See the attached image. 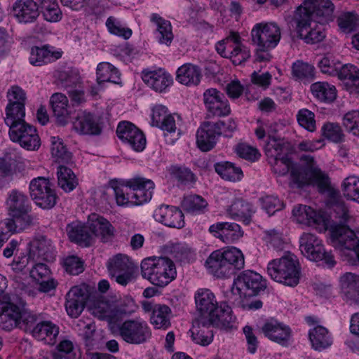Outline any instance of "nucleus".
Wrapping results in <instances>:
<instances>
[{
    "label": "nucleus",
    "mask_w": 359,
    "mask_h": 359,
    "mask_svg": "<svg viewBox=\"0 0 359 359\" xmlns=\"http://www.w3.org/2000/svg\"><path fill=\"white\" fill-rule=\"evenodd\" d=\"M265 154L273 172L278 176H285L290 171L291 183L297 187L307 184L309 175L320 189L325 190L329 187L327 174L316 166L312 156L302 155L301 157V160L306 163V168L292 163L283 139L269 136L265 146Z\"/></svg>",
    "instance_id": "nucleus-1"
},
{
    "label": "nucleus",
    "mask_w": 359,
    "mask_h": 359,
    "mask_svg": "<svg viewBox=\"0 0 359 359\" xmlns=\"http://www.w3.org/2000/svg\"><path fill=\"white\" fill-rule=\"evenodd\" d=\"M334 6L330 0H304L294 15L297 32L307 43H316L325 37L324 25L333 20Z\"/></svg>",
    "instance_id": "nucleus-2"
},
{
    "label": "nucleus",
    "mask_w": 359,
    "mask_h": 359,
    "mask_svg": "<svg viewBox=\"0 0 359 359\" xmlns=\"http://www.w3.org/2000/svg\"><path fill=\"white\" fill-rule=\"evenodd\" d=\"M137 309V306L130 297H124L115 304L96 291L91 292V314L106 321L108 325L121 322L124 317L131 316Z\"/></svg>",
    "instance_id": "nucleus-3"
},
{
    "label": "nucleus",
    "mask_w": 359,
    "mask_h": 359,
    "mask_svg": "<svg viewBox=\"0 0 359 359\" xmlns=\"http://www.w3.org/2000/svg\"><path fill=\"white\" fill-rule=\"evenodd\" d=\"M205 266L208 272L218 278H229L244 268L245 258L241 250L236 248L224 251H213L207 258Z\"/></svg>",
    "instance_id": "nucleus-4"
},
{
    "label": "nucleus",
    "mask_w": 359,
    "mask_h": 359,
    "mask_svg": "<svg viewBox=\"0 0 359 359\" xmlns=\"http://www.w3.org/2000/svg\"><path fill=\"white\" fill-rule=\"evenodd\" d=\"M140 267L142 277L158 287L169 284L177 274L174 262L165 257L145 258Z\"/></svg>",
    "instance_id": "nucleus-5"
},
{
    "label": "nucleus",
    "mask_w": 359,
    "mask_h": 359,
    "mask_svg": "<svg viewBox=\"0 0 359 359\" xmlns=\"http://www.w3.org/2000/svg\"><path fill=\"white\" fill-rule=\"evenodd\" d=\"M300 266L297 256L287 252L279 259L269 262L267 273L273 280L290 287L298 285L300 278Z\"/></svg>",
    "instance_id": "nucleus-6"
},
{
    "label": "nucleus",
    "mask_w": 359,
    "mask_h": 359,
    "mask_svg": "<svg viewBox=\"0 0 359 359\" xmlns=\"http://www.w3.org/2000/svg\"><path fill=\"white\" fill-rule=\"evenodd\" d=\"M108 327L113 334L130 344H142L151 337V328L148 323L140 318L127 319Z\"/></svg>",
    "instance_id": "nucleus-7"
},
{
    "label": "nucleus",
    "mask_w": 359,
    "mask_h": 359,
    "mask_svg": "<svg viewBox=\"0 0 359 359\" xmlns=\"http://www.w3.org/2000/svg\"><path fill=\"white\" fill-rule=\"evenodd\" d=\"M6 206L11 220L19 228L25 229L32 223V219L29 215L31 210L28 198L18 190H12L8 196Z\"/></svg>",
    "instance_id": "nucleus-8"
},
{
    "label": "nucleus",
    "mask_w": 359,
    "mask_h": 359,
    "mask_svg": "<svg viewBox=\"0 0 359 359\" xmlns=\"http://www.w3.org/2000/svg\"><path fill=\"white\" fill-rule=\"evenodd\" d=\"M299 250L311 261H323L329 268L336 264L331 252L325 251L322 240L313 233H302L299 238Z\"/></svg>",
    "instance_id": "nucleus-9"
},
{
    "label": "nucleus",
    "mask_w": 359,
    "mask_h": 359,
    "mask_svg": "<svg viewBox=\"0 0 359 359\" xmlns=\"http://www.w3.org/2000/svg\"><path fill=\"white\" fill-rule=\"evenodd\" d=\"M216 50L222 57L231 59L235 65L242 64L251 56L250 49L242 43L240 35L235 32H231L224 39L219 41Z\"/></svg>",
    "instance_id": "nucleus-10"
},
{
    "label": "nucleus",
    "mask_w": 359,
    "mask_h": 359,
    "mask_svg": "<svg viewBox=\"0 0 359 359\" xmlns=\"http://www.w3.org/2000/svg\"><path fill=\"white\" fill-rule=\"evenodd\" d=\"M26 303L16 296L1 294L0 302V326L6 330L16 327V322Z\"/></svg>",
    "instance_id": "nucleus-11"
},
{
    "label": "nucleus",
    "mask_w": 359,
    "mask_h": 359,
    "mask_svg": "<svg viewBox=\"0 0 359 359\" xmlns=\"http://www.w3.org/2000/svg\"><path fill=\"white\" fill-rule=\"evenodd\" d=\"M29 191L35 203L43 209L52 208L56 204V193L47 178L39 177L33 179L29 183Z\"/></svg>",
    "instance_id": "nucleus-12"
},
{
    "label": "nucleus",
    "mask_w": 359,
    "mask_h": 359,
    "mask_svg": "<svg viewBox=\"0 0 359 359\" xmlns=\"http://www.w3.org/2000/svg\"><path fill=\"white\" fill-rule=\"evenodd\" d=\"M252 43L256 47L274 48L280 39V29L275 23H257L251 31Z\"/></svg>",
    "instance_id": "nucleus-13"
},
{
    "label": "nucleus",
    "mask_w": 359,
    "mask_h": 359,
    "mask_svg": "<svg viewBox=\"0 0 359 359\" xmlns=\"http://www.w3.org/2000/svg\"><path fill=\"white\" fill-rule=\"evenodd\" d=\"M332 245L342 253H353L359 245V240L348 225H331L330 228Z\"/></svg>",
    "instance_id": "nucleus-14"
},
{
    "label": "nucleus",
    "mask_w": 359,
    "mask_h": 359,
    "mask_svg": "<svg viewBox=\"0 0 359 359\" xmlns=\"http://www.w3.org/2000/svg\"><path fill=\"white\" fill-rule=\"evenodd\" d=\"M9 136L13 142L19 143L27 150H37L41 145L36 128L26 122L9 129Z\"/></svg>",
    "instance_id": "nucleus-15"
},
{
    "label": "nucleus",
    "mask_w": 359,
    "mask_h": 359,
    "mask_svg": "<svg viewBox=\"0 0 359 359\" xmlns=\"http://www.w3.org/2000/svg\"><path fill=\"white\" fill-rule=\"evenodd\" d=\"M233 285L240 294L257 295L266 287V281L257 272L247 270L234 279Z\"/></svg>",
    "instance_id": "nucleus-16"
},
{
    "label": "nucleus",
    "mask_w": 359,
    "mask_h": 359,
    "mask_svg": "<svg viewBox=\"0 0 359 359\" xmlns=\"http://www.w3.org/2000/svg\"><path fill=\"white\" fill-rule=\"evenodd\" d=\"M90 299V286L81 284L71 288L66 295L65 309L67 314L72 318H77L83 311Z\"/></svg>",
    "instance_id": "nucleus-17"
},
{
    "label": "nucleus",
    "mask_w": 359,
    "mask_h": 359,
    "mask_svg": "<svg viewBox=\"0 0 359 359\" xmlns=\"http://www.w3.org/2000/svg\"><path fill=\"white\" fill-rule=\"evenodd\" d=\"M292 215L299 224L315 226L320 231L328 229L329 219L326 215L323 212H317L309 206H295L292 210Z\"/></svg>",
    "instance_id": "nucleus-18"
},
{
    "label": "nucleus",
    "mask_w": 359,
    "mask_h": 359,
    "mask_svg": "<svg viewBox=\"0 0 359 359\" xmlns=\"http://www.w3.org/2000/svg\"><path fill=\"white\" fill-rule=\"evenodd\" d=\"M203 102L208 116H226L231 112L228 100L225 95L216 88H208L203 95Z\"/></svg>",
    "instance_id": "nucleus-19"
},
{
    "label": "nucleus",
    "mask_w": 359,
    "mask_h": 359,
    "mask_svg": "<svg viewBox=\"0 0 359 359\" xmlns=\"http://www.w3.org/2000/svg\"><path fill=\"white\" fill-rule=\"evenodd\" d=\"M125 184L132 191L133 205H140L151 200L154 189V183L151 180L137 177L125 181Z\"/></svg>",
    "instance_id": "nucleus-20"
},
{
    "label": "nucleus",
    "mask_w": 359,
    "mask_h": 359,
    "mask_svg": "<svg viewBox=\"0 0 359 359\" xmlns=\"http://www.w3.org/2000/svg\"><path fill=\"white\" fill-rule=\"evenodd\" d=\"M118 137L136 151H142L146 145V139L142 132L133 123L123 121L116 128Z\"/></svg>",
    "instance_id": "nucleus-21"
},
{
    "label": "nucleus",
    "mask_w": 359,
    "mask_h": 359,
    "mask_svg": "<svg viewBox=\"0 0 359 359\" xmlns=\"http://www.w3.org/2000/svg\"><path fill=\"white\" fill-rule=\"evenodd\" d=\"M142 79L148 87L158 93L165 91L173 83L172 76L163 68L144 69Z\"/></svg>",
    "instance_id": "nucleus-22"
},
{
    "label": "nucleus",
    "mask_w": 359,
    "mask_h": 359,
    "mask_svg": "<svg viewBox=\"0 0 359 359\" xmlns=\"http://www.w3.org/2000/svg\"><path fill=\"white\" fill-rule=\"evenodd\" d=\"M120 73L117 68L109 62H100L96 69L97 87L91 88V96L98 95L107 82L121 84Z\"/></svg>",
    "instance_id": "nucleus-23"
},
{
    "label": "nucleus",
    "mask_w": 359,
    "mask_h": 359,
    "mask_svg": "<svg viewBox=\"0 0 359 359\" xmlns=\"http://www.w3.org/2000/svg\"><path fill=\"white\" fill-rule=\"evenodd\" d=\"M209 232L224 243H231L243 236L239 224L234 222H217L210 226Z\"/></svg>",
    "instance_id": "nucleus-24"
},
{
    "label": "nucleus",
    "mask_w": 359,
    "mask_h": 359,
    "mask_svg": "<svg viewBox=\"0 0 359 359\" xmlns=\"http://www.w3.org/2000/svg\"><path fill=\"white\" fill-rule=\"evenodd\" d=\"M12 13L20 23H32L39 16V6L34 0H16L13 4Z\"/></svg>",
    "instance_id": "nucleus-25"
},
{
    "label": "nucleus",
    "mask_w": 359,
    "mask_h": 359,
    "mask_svg": "<svg viewBox=\"0 0 359 359\" xmlns=\"http://www.w3.org/2000/svg\"><path fill=\"white\" fill-rule=\"evenodd\" d=\"M55 254L51 240L45 236L38 235L29 243V256L33 259L51 261Z\"/></svg>",
    "instance_id": "nucleus-26"
},
{
    "label": "nucleus",
    "mask_w": 359,
    "mask_h": 359,
    "mask_svg": "<svg viewBox=\"0 0 359 359\" xmlns=\"http://www.w3.org/2000/svg\"><path fill=\"white\" fill-rule=\"evenodd\" d=\"M154 217L157 222L168 227L181 229L185 224L184 214L175 206L161 205L155 210Z\"/></svg>",
    "instance_id": "nucleus-27"
},
{
    "label": "nucleus",
    "mask_w": 359,
    "mask_h": 359,
    "mask_svg": "<svg viewBox=\"0 0 359 359\" xmlns=\"http://www.w3.org/2000/svg\"><path fill=\"white\" fill-rule=\"evenodd\" d=\"M262 331L268 339L280 344L287 343L292 334L289 326L274 318L267 320L264 323Z\"/></svg>",
    "instance_id": "nucleus-28"
},
{
    "label": "nucleus",
    "mask_w": 359,
    "mask_h": 359,
    "mask_svg": "<svg viewBox=\"0 0 359 359\" xmlns=\"http://www.w3.org/2000/svg\"><path fill=\"white\" fill-rule=\"evenodd\" d=\"M208 317V325L220 329H231L236 323L231 308L225 302L218 304Z\"/></svg>",
    "instance_id": "nucleus-29"
},
{
    "label": "nucleus",
    "mask_w": 359,
    "mask_h": 359,
    "mask_svg": "<svg viewBox=\"0 0 359 359\" xmlns=\"http://www.w3.org/2000/svg\"><path fill=\"white\" fill-rule=\"evenodd\" d=\"M219 136L218 126L215 123L204 122L197 130V145L201 151H208L213 149Z\"/></svg>",
    "instance_id": "nucleus-30"
},
{
    "label": "nucleus",
    "mask_w": 359,
    "mask_h": 359,
    "mask_svg": "<svg viewBox=\"0 0 359 359\" xmlns=\"http://www.w3.org/2000/svg\"><path fill=\"white\" fill-rule=\"evenodd\" d=\"M340 283L344 300L350 305L359 306V275L346 273Z\"/></svg>",
    "instance_id": "nucleus-31"
},
{
    "label": "nucleus",
    "mask_w": 359,
    "mask_h": 359,
    "mask_svg": "<svg viewBox=\"0 0 359 359\" xmlns=\"http://www.w3.org/2000/svg\"><path fill=\"white\" fill-rule=\"evenodd\" d=\"M226 213L233 219L242 222L248 225L252 221V216L256 212L254 205L241 198L236 199L227 207Z\"/></svg>",
    "instance_id": "nucleus-32"
},
{
    "label": "nucleus",
    "mask_w": 359,
    "mask_h": 359,
    "mask_svg": "<svg viewBox=\"0 0 359 359\" xmlns=\"http://www.w3.org/2000/svg\"><path fill=\"white\" fill-rule=\"evenodd\" d=\"M50 104L57 122L62 126L67 124L71 114L67 97L61 93H55L50 97Z\"/></svg>",
    "instance_id": "nucleus-33"
},
{
    "label": "nucleus",
    "mask_w": 359,
    "mask_h": 359,
    "mask_svg": "<svg viewBox=\"0 0 359 359\" xmlns=\"http://www.w3.org/2000/svg\"><path fill=\"white\" fill-rule=\"evenodd\" d=\"M150 21L156 26L154 36L158 42L167 46H170L174 39L170 22L158 13H152L150 15Z\"/></svg>",
    "instance_id": "nucleus-34"
},
{
    "label": "nucleus",
    "mask_w": 359,
    "mask_h": 359,
    "mask_svg": "<svg viewBox=\"0 0 359 359\" xmlns=\"http://www.w3.org/2000/svg\"><path fill=\"white\" fill-rule=\"evenodd\" d=\"M151 123L152 126L168 133H174L176 130L174 116L168 112L165 106L161 104L156 105L152 109Z\"/></svg>",
    "instance_id": "nucleus-35"
},
{
    "label": "nucleus",
    "mask_w": 359,
    "mask_h": 359,
    "mask_svg": "<svg viewBox=\"0 0 359 359\" xmlns=\"http://www.w3.org/2000/svg\"><path fill=\"white\" fill-rule=\"evenodd\" d=\"M62 52L55 50L51 46L34 47L31 50L29 60L32 65L42 66L58 60L62 57Z\"/></svg>",
    "instance_id": "nucleus-36"
},
{
    "label": "nucleus",
    "mask_w": 359,
    "mask_h": 359,
    "mask_svg": "<svg viewBox=\"0 0 359 359\" xmlns=\"http://www.w3.org/2000/svg\"><path fill=\"white\" fill-rule=\"evenodd\" d=\"M59 334V327L51 321L44 320L36 323L35 329L31 334L38 341H43L45 344L54 345L56 343V338Z\"/></svg>",
    "instance_id": "nucleus-37"
},
{
    "label": "nucleus",
    "mask_w": 359,
    "mask_h": 359,
    "mask_svg": "<svg viewBox=\"0 0 359 359\" xmlns=\"http://www.w3.org/2000/svg\"><path fill=\"white\" fill-rule=\"evenodd\" d=\"M201 76L200 67L191 63L184 64L176 72V80L185 86H197L201 81Z\"/></svg>",
    "instance_id": "nucleus-38"
},
{
    "label": "nucleus",
    "mask_w": 359,
    "mask_h": 359,
    "mask_svg": "<svg viewBox=\"0 0 359 359\" xmlns=\"http://www.w3.org/2000/svg\"><path fill=\"white\" fill-rule=\"evenodd\" d=\"M115 229L104 217L91 214V233L100 237L103 242L110 241L114 236Z\"/></svg>",
    "instance_id": "nucleus-39"
},
{
    "label": "nucleus",
    "mask_w": 359,
    "mask_h": 359,
    "mask_svg": "<svg viewBox=\"0 0 359 359\" xmlns=\"http://www.w3.org/2000/svg\"><path fill=\"white\" fill-rule=\"evenodd\" d=\"M69 239L82 247L90 245L89 227L81 222H73L66 228Z\"/></svg>",
    "instance_id": "nucleus-40"
},
{
    "label": "nucleus",
    "mask_w": 359,
    "mask_h": 359,
    "mask_svg": "<svg viewBox=\"0 0 359 359\" xmlns=\"http://www.w3.org/2000/svg\"><path fill=\"white\" fill-rule=\"evenodd\" d=\"M194 298L197 310L208 316L218 305L214 294L208 289L198 290Z\"/></svg>",
    "instance_id": "nucleus-41"
},
{
    "label": "nucleus",
    "mask_w": 359,
    "mask_h": 359,
    "mask_svg": "<svg viewBox=\"0 0 359 359\" xmlns=\"http://www.w3.org/2000/svg\"><path fill=\"white\" fill-rule=\"evenodd\" d=\"M309 340L312 347L317 351H321L331 346L332 338L328 330L320 325H317L309 332Z\"/></svg>",
    "instance_id": "nucleus-42"
},
{
    "label": "nucleus",
    "mask_w": 359,
    "mask_h": 359,
    "mask_svg": "<svg viewBox=\"0 0 359 359\" xmlns=\"http://www.w3.org/2000/svg\"><path fill=\"white\" fill-rule=\"evenodd\" d=\"M338 78L343 81L351 91L359 93V68L351 64L342 65Z\"/></svg>",
    "instance_id": "nucleus-43"
},
{
    "label": "nucleus",
    "mask_w": 359,
    "mask_h": 359,
    "mask_svg": "<svg viewBox=\"0 0 359 359\" xmlns=\"http://www.w3.org/2000/svg\"><path fill=\"white\" fill-rule=\"evenodd\" d=\"M338 78L343 81L351 91L359 93V68L351 64L342 65Z\"/></svg>",
    "instance_id": "nucleus-44"
},
{
    "label": "nucleus",
    "mask_w": 359,
    "mask_h": 359,
    "mask_svg": "<svg viewBox=\"0 0 359 359\" xmlns=\"http://www.w3.org/2000/svg\"><path fill=\"white\" fill-rule=\"evenodd\" d=\"M313 95L321 102H332L337 97L336 88L327 82H316L311 86Z\"/></svg>",
    "instance_id": "nucleus-45"
},
{
    "label": "nucleus",
    "mask_w": 359,
    "mask_h": 359,
    "mask_svg": "<svg viewBox=\"0 0 359 359\" xmlns=\"http://www.w3.org/2000/svg\"><path fill=\"white\" fill-rule=\"evenodd\" d=\"M215 170L222 178L231 182L239 181L243 176L241 168L236 167L233 163L228 161L215 163Z\"/></svg>",
    "instance_id": "nucleus-46"
},
{
    "label": "nucleus",
    "mask_w": 359,
    "mask_h": 359,
    "mask_svg": "<svg viewBox=\"0 0 359 359\" xmlns=\"http://www.w3.org/2000/svg\"><path fill=\"white\" fill-rule=\"evenodd\" d=\"M171 310L165 304H156L151 316V323L156 329L166 330L170 326Z\"/></svg>",
    "instance_id": "nucleus-47"
},
{
    "label": "nucleus",
    "mask_w": 359,
    "mask_h": 359,
    "mask_svg": "<svg viewBox=\"0 0 359 359\" xmlns=\"http://www.w3.org/2000/svg\"><path fill=\"white\" fill-rule=\"evenodd\" d=\"M57 175L59 187L66 192L72 191L78 184L74 173L70 168L66 166H59Z\"/></svg>",
    "instance_id": "nucleus-48"
},
{
    "label": "nucleus",
    "mask_w": 359,
    "mask_h": 359,
    "mask_svg": "<svg viewBox=\"0 0 359 359\" xmlns=\"http://www.w3.org/2000/svg\"><path fill=\"white\" fill-rule=\"evenodd\" d=\"M107 268L109 276L133 269L129 257L123 254H117L110 258L107 264Z\"/></svg>",
    "instance_id": "nucleus-49"
},
{
    "label": "nucleus",
    "mask_w": 359,
    "mask_h": 359,
    "mask_svg": "<svg viewBox=\"0 0 359 359\" xmlns=\"http://www.w3.org/2000/svg\"><path fill=\"white\" fill-rule=\"evenodd\" d=\"M292 75L296 80L310 81L314 79V67L302 60H297L292 64Z\"/></svg>",
    "instance_id": "nucleus-50"
},
{
    "label": "nucleus",
    "mask_w": 359,
    "mask_h": 359,
    "mask_svg": "<svg viewBox=\"0 0 359 359\" xmlns=\"http://www.w3.org/2000/svg\"><path fill=\"white\" fill-rule=\"evenodd\" d=\"M25 108L22 104L18 106L7 105L6 107L5 123L9 127V129L17 124H21L25 121Z\"/></svg>",
    "instance_id": "nucleus-51"
},
{
    "label": "nucleus",
    "mask_w": 359,
    "mask_h": 359,
    "mask_svg": "<svg viewBox=\"0 0 359 359\" xmlns=\"http://www.w3.org/2000/svg\"><path fill=\"white\" fill-rule=\"evenodd\" d=\"M108 113L104 107H97L91 114V136H99L108 121Z\"/></svg>",
    "instance_id": "nucleus-52"
},
{
    "label": "nucleus",
    "mask_w": 359,
    "mask_h": 359,
    "mask_svg": "<svg viewBox=\"0 0 359 359\" xmlns=\"http://www.w3.org/2000/svg\"><path fill=\"white\" fill-rule=\"evenodd\" d=\"M38 322V316L27 309L25 306L16 322V327L24 330L25 332L32 334Z\"/></svg>",
    "instance_id": "nucleus-53"
},
{
    "label": "nucleus",
    "mask_w": 359,
    "mask_h": 359,
    "mask_svg": "<svg viewBox=\"0 0 359 359\" xmlns=\"http://www.w3.org/2000/svg\"><path fill=\"white\" fill-rule=\"evenodd\" d=\"M207 201L198 195L185 196L182 201V207L187 212L191 214H201L207 208Z\"/></svg>",
    "instance_id": "nucleus-54"
},
{
    "label": "nucleus",
    "mask_w": 359,
    "mask_h": 359,
    "mask_svg": "<svg viewBox=\"0 0 359 359\" xmlns=\"http://www.w3.org/2000/svg\"><path fill=\"white\" fill-rule=\"evenodd\" d=\"M208 325V321L206 322L201 319L198 323V327H193L191 330V337L195 343L202 346H207L212 342L213 339L212 332L205 330Z\"/></svg>",
    "instance_id": "nucleus-55"
},
{
    "label": "nucleus",
    "mask_w": 359,
    "mask_h": 359,
    "mask_svg": "<svg viewBox=\"0 0 359 359\" xmlns=\"http://www.w3.org/2000/svg\"><path fill=\"white\" fill-rule=\"evenodd\" d=\"M318 67L323 74L337 76L342 67L341 62L332 54H326L318 62Z\"/></svg>",
    "instance_id": "nucleus-56"
},
{
    "label": "nucleus",
    "mask_w": 359,
    "mask_h": 359,
    "mask_svg": "<svg viewBox=\"0 0 359 359\" xmlns=\"http://www.w3.org/2000/svg\"><path fill=\"white\" fill-rule=\"evenodd\" d=\"M43 9L46 20L51 22H58L62 18V12L57 0H39Z\"/></svg>",
    "instance_id": "nucleus-57"
},
{
    "label": "nucleus",
    "mask_w": 359,
    "mask_h": 359,
    "mask_svg": "<svg viewBox=\"0 0 359 359\" xmlns=\"http://www.w3.org/2000/svg\"><path fill=\"white\" fill-rule=\"evenodd\" d=\"M169 173L181 185H189L196 181V175L187 168L173 165L169 168Z\"/></svg>",
    "instance_id": "nucleus-58"
},
{
    "label": "nucleus",
    "mask_w": 359,
    "mask_h": 359,
    "mask_svg": "<svg viewBox=\"0 0 359 359\" xmlns=\"http://www.w3.org/2000/svg\"><path fill=\"white\" fill-rule=\"evenodd\" d=\"M106 27L110 34L128 39L133 34L132 29L126 27L123 22L114 16H110L106 21Z\"/></svg>",
    "instance_id": "nucleus-59"
},
{
    "label": "nucleus",
    "mask_w": 359,
    "mask_h": 359,
    "mask_svg": "<svg viewBox=\"0 0 359 359\" xmlns=\"http://www.w3.org/2000/svg\"><path fill=\"white\" fill-rule=\"evenodd\" d=\"M110 188L113 190L116 201L118 205L123 206L132 204L131 193H126L124 187L125 182H119L116 180L110 181Z\"/></svg>",
    "instance_id": "nucleus-60"
},
{
    "label": "nucleus",
    "mask_w": 359,
    "mask_h": 359,
    "mask_svg": "<svg viewBox=\"0 0 359 359\" xmlns=\"http://www.w3.org/2000/svg\"><path fill=\"white\" fill-rule=\"evenodd\" d=\"M342 190L348 199L359 203V177L355 175L347 177L343 182Z\"/></svg>",
    "instance_id": "nucleus-61"
},
{
    "label": "nucleus",
    "mask_w": 359,
    "mask_h": 359,
    "mask_svg": "<svg viewBox=\"0 0 359 359\" xmlns=\"http://www.w3.org/2000/svg\"><path fill=\"white\" fill-rule=\"evenodd\" d=\"M337 23L344 32H351L359 25V15L355 12L342 13L337 18Z\"/></svg>",
    "instance_id": "nucleus-62"
},
{
    "label": "nucleus",
    "mask_w": 359,
    "mask_h": 359,
    "mask_svg": "<svg viewBox=\"0 0 359 359\" xmlns=\"http://www.w3.org/2000/svg\"><path fill=\"white\" fill-rule=\"evenodd\" d=\"M264 233V240L269 248L277 251L283 250L286 243L281 231L273 229L266 231Z\"/></svg>",
    "instance_id": "nucleus-63"
},
{
    "label": "nucleus",
    "mask_w": 359,
    "mask_h": 359,
    "mask_svg": "<svg viewBox=\"0 0 359 359\" xmlns=\"http://www.w3.org/2000/svg\"><path fill=\"white\" fill-rule=\"evenodd\" d=\"M334 221L332 225H348L351 219L349 210L343 201H337L332 205Z\"/></svg>",
    "instance_id": "nucleus-64"
}]
</instances>
